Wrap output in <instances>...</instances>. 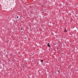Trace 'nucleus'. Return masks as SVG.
<instances>
[{"label":"nucleus","instance_id":"nucleus-1","mask_svg":"<svg viewBox=\"0 0 78 78\" xmlns=\"http://www.w3.org/2000/svg\"><path fill=\"white\" fill-rule=\"evenodd\" d=\"M64 31L65 33H66L67 32V30H66V29H65L64 30Z\"/></svg>","mask_w":78,"mask_h":78},{"label":"nucleus","instance_id":"nucleus-5","mask_svg":"<svg viewBox=\"0 0 78 78\" xmlns=\"http://www.w3.org/2000/svg\"><path fill=\"white\" fill-rule=\"evenodd\" d=\"M58 73H59V70H58Z\"/></svg>","mask_w":78,"mask_h":78},{"label":"nucleus","instance_id":"nucleus-2","mask_svg":"<svg viewBox=\"0 0 78 78\" xmlns=\"http://www.w3.org/2000/svg\"><path fill=\"white\" fill-rule=\"evenodd\" d=\"M48 47H50V44H49V43H48Z\"/></svg>","mask_w":78,"mask_h":78},{"label":"nucleus","instance_id":"nucleus-6","mask_svg":"<svg viewBox=\"0 0 78 78\" xmlns=\"http://www.w3.org/2000/svg\"><path fill=\"white\" fill-rule=\"evenodd\" d=\"M23 30L22 28L21 29V30Z\"/></svg>","mask_w":78,"mask_h":78},{"label":"nucleus","instance_id":"nucleus-4","mask_svg":"<svg viewBox=\"0 0 78 78\" xmlns=\"http://www.w3.org/2000/svg\"><path fill=\"white\" fill-rule=\"evenodd\" d=\"M17 19H18V18H19V16H17Z\"/></svg>","mask_w":78,"mask_h":78},{"label":"nucleus","instance_id":"nucleus-3","mask_svg":"<svg viewBox=\"0 0 78 78\" xmlns=\"http://www.w3.org/2000/svg\"><path fill=\"white\" fill-rule=\"evenodd\" d=\"M41 62H43V60H41Z\"/></svg>","mask_w":78,"mask_h":78}]
</instances>
